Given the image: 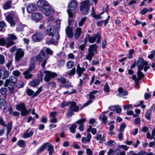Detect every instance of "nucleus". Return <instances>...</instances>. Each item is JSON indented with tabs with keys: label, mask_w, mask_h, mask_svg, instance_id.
I'll list each match as a JSON object with an SVG mask.
<instances>
[{
	"label": "nucleus",
	"mask_w": 155,
	"mask_h": 155,
	"mask_svg": "<svg viewBox=\"0 0 155 155\" xmlns=\"http://www.w3.org/2000/svg\"><path fill=\"white\" fill-rule=\"evenodd\" d=\"M53 51L49 48H44L41 50L39 53L35 57L31 58V62L38 61L41 63L43 69L45 68V66L47 63V60L49 58V55H52Z\"/></svg>",
	"instance_id": "1"
},
{
	"label": "nucleus",
	"mask_w": 155,
	"mask_h": 155,
	"mask_svg": "<svg viewBox=\"0 0 155 155\" xmlns=\"http://www.w3.org/2000/svg\"><path fill=\"white\" fill-rule=\"evenodd\" d=\"M53 27L51 26H48L45 31L46 34L52 36L51 40L46 41V43L48 44H56L60 38L58 32L55 31L54 33H53Z\"/></svg>",
	"instance_id": "2"
},
{
	"label": "nucleus",
	"mask_w": 155,
	"mask_h": 155,
	"mask_svg": "<svg viewBox=\"0 0 155 155\" xmlns=\"http://www.w3.org/2000/svg\"><path fill=\"white\" fill-rule=\"evenodd\" d=\"M98 47L95 44L91 45L88 48V53L87 55L86 58L87 60L91 61V59L95 54L97 53V48Z\"/></svg>",
	"instance_id": "3"
},
{
	"label": "nucleus",
	"mask_w": 155,
	"mask_h": 155,
	"mask_svg": "<svg viewBox=\"0 0 155 155\" xmlns=\"http://www.w3.org/2000/svg\"><path fill=\"white\" fill-rule=\"evenodd\" d=\"M68 104L69 109L67 113V115L70 117L74 114L73 112H77L78 111L79 107L77 105L76 103L74 101L69 102Z\"/></svg>",
	"instance_id": "4"
},
{
	"label": "nucleus",
	"mask_w": 155,
	"mask_h": 155,
	"mask_svg": "<svg viewBox=\"0 0 155 155\" xmlns=\"http://www.w3.org/2000/svg\"><path fill=\"white\" fill-rule=\"evenodd\" d=\"M90 0H86L81 3L80 10L82 13L86 15L89 12L90 8Z\"/></svg>",
	"instance_id": "5"
},
{
	"label": "nucleus",
	"mask_w": 155,
	"mask_h": 155,
	"mask_svg": "<svg viewBox=\"0 0 155 155\" xmlns=\"http://www.w3.org/2000/svg\"><path fill=\"white\" fill-rule=\"evenodd\" d=\"M37 5L39 9L42 12L45 11L47 8L49 7L48 2L46 0H39L37 2Z\"/></svg>",
	"instance_id": "6"
},
{
	"label": "nucleus",
	"mask_w": 155,
	"mask_h": 155,
	"mask_svg": "<svg viewBox=\"0 0 155 155\" xmlns=\"http://www.w3.org/2000/svg\"><path fill=\"white\" fill-rule=\"evenodd\" d=\"M17 38V37L14 33L9 34L6 39L8 41L6 45V48H8L15 44V43L13 40H16Z\"/></svg>",
	"instance_id": "7"
},
{
	"label": "nucleus",
	"mask_w": 155,
	"mask_h": 155,
	"mask_svg": "<svg viewBox=\"0 0 155 155\" xmlns=\"http://www.w3.org/2000/svg\"><path fill=\"white\" fill-rule=\"evenodd\" d=\"M86 37L88 38V41L90 43H94L96 41L97 43L100 42L101 39V36L99 34H95L93 36H91L89 34L87 35Z\"/></svg>",
	"instance_id": "8"
},
{
	"label": "nucleus",
	"mask_w": 155,
	"mask_h": 155,
	"mask_svg": "<svg viewBox=\"0 0 155 155\" xmlns=\"http://www.w3.org/2000/svg\"><path fill=\"white\" fill-rule=\"evenodd\" d=\"M16 14L15 11H11L8 13L6 18L10 24L11 26H14L15 24L13 20V17L16 16Z\"/></svg>",
	"instance_id": "9"
},
{
	"label": "nucleus",
	"mask_w": 155,
	"mask_h": 155,
	"mask_svg": "<svg viewBox=\"0 0 155 155\" xmlns=\"http://www.w3.org/2000/svg\"><path fill=\"white\" fill-rule=\"evenodd\" d=\"M44 73L45 74L44 80L46 82L49 81L52 78H54L57 76L56 73L49 71H45Z\"/></svg>",
	"instance_id": "10"
},
{
	"label": "nucleus",
	"mask_w": 155,
	"mask_h": 155,
	"mask_svg": "<svg viewBox=\"0 0 155 155\" xmlns=\"http://www.w3.org/2000/svg\"><path fill=\"white\" fill-rule=\"evenodd\" d=\"M25 52L24 50L21 48L17 49L15 53V59L16 61H19L22 58L24 55Z\"/></svg>",
	"instance_id": "11"
},
{
	"label": "nucleus",
	"mask_w": 155,
	"mask_h": 155,
	"mask_svg": "<svg viewBox=\"0 0 155 155\" xmlns=\"http://www.w3.org/2000/svg\"><path fill=\"white\" fill-rule=\"evenodd\" d=\"M17 81V78L14 76H11L9 79L6 80L5 86H7L8 85L13 86Z\"/></svg>",
	"instance_id": "12"
},
{
	"label": "nucleus",
	"mask_w": 155,
	"mask_h": 155,
	"mask_svg": "<svg viewBox=\"0 0 155 155\" xmlns=\"http://www.w3.org/2000/svg\"><path fill=\"white\" fill-rule=\"evenodd\" d=\"M43 35L40 33H35L32 36V39L34 42H38L43 38Z\"/></svg>",
	"instance_id": "13"
},
{
	"label": "nucleus",
	"mask_w": 155,
	"mask_h": 155,
	"mask_svg": "<svg viewBox=\"0 0 155 155\" xmlns=\"http://www.w3.org/2000/svg\"><path fill=\"white\" fill-rule=\"evenodd\" d=\"M148 64V62L147 61H144L143 59H140L138 61L137 65L138 67V70H143L144 66H147Z\"/></svg>",
	"instance_id": "14"
},
{
	"label": "nucleus",
	"mask_w": 155,
	"mask_h": 155,
	"mask_svg": "<svg viewBox=\"0 0 155 155\" xmlns=\"http://www.w3.org/2000/svg\"><path fill=\"white\" fill-rule=\"evenodd\" d=\"M65 32L67 37L69 38H72L73 36V28H72L67 26L65 29Z\"/></svg>",
	"instance_id": "15"
},
{
	"label": "nucleus",
	"mask_w": 155,
	"mask_h": 155,
	"mask_svg": "<svg viewBox=\"0 0 155 155\" xmlns=\"http://www.w3.org/2000/svg\"><path fill=\"white\" fill-rule=\"evenodd\" d=\"M78 3L75 0H72L68 5L69 10L71 11L74 10L77 6Z\"/></svg>",
	"instance_id": "16"
},
{
	"label": "nucleus",
	"mask_w": 155,
	"mask_h": 155,
	"mask_svg": "<svg viewBox=\"0 0 155 155\" xmlns=\"http://www.w3.org/2000/svg\"><path fill=\"white\" fill-rule=\"evenodd\" d=\"M54 12V9H53L49 5V7L47 8L45 11L43 12L44 13L45 15L46 16H48L51 15L53 14Z\"/></svg>",
	"instance_id": "17"
},
{
	"label": "nucleus",
	"mask_w": 155,
	"mask_h": 155,
	"mask_svg": "<svg viewBox=\"0 0 155 155\" xmlns=\"http://www.w3.org/2000/svg\"><path fill=\"white\" fill-rule=\"evenodd\" d=\"M42 18V14L40 13H34L32 14L31 16L32 19L35 21H38L41 19Z\"/></svg>",
	"instance_id": "18"
},
{
	"label": "nucleus",
	"mask_w": 155,
	"mask_h": 155,
	"mask_svg": "<svg viewBox=\"0 0 155 155\" xmlns=\"http://www.w3.org/2000/svg\"><path fill=\"white\" fill-rule=\"evenodd\" d=\"M119 93L117 94V96L119 97H122L123 96L127 95L128 94L127 92L125 90H123L122 87H120L118 89Z\"/></svg>",
	"instance_id": "19"
},
{
	"label": "nucleus",
	"mask_w": 155,
	"mask_h": 155,
	"mask_svg": "<svg viewBox=\"0 0 155 155\" xmlns=\"http://www.w3.org/2000/svg\"><path fill=\"white\" fill-rule=\"evenodd\" d=\"M82 32L81 28L80 27H78L75 30L74 37L76 39L78 38Z\"/></svg>",
	"instance_id": "20"
},
{
	"label": "nucleus",
	"mask_w": 155,
	"mask_h": 155,
	"mask_svg": "<svg viewBox=\"0 0 155 155\" xmlns=\"http://www.w3.org/2000/svg\"><path fill=\"white\" fill-rule=\"evenodd\" d=\"M57 113L56 112H51L50 114L51 118L50 119V121L51 123H56L57 122V120L56 117V115Z\"/></svg>",
	"instance_id": "21"
},
{
	"label": "nucleus",
	"mask_w": 155,
	"mask_h": 155,
	"mask_svg": "<svg viewBox=\"0 0 155 155\" xmlns=\"http://www.w3.org/2000/svg\"><path fill=\"white\" fill-rule=\"evenodd\" d=\"M49 143H46L43 144L37 150L36 152L37 154H38L43 151L47 147V144Z\"/></svg>",
	"instance_id": "22"
},
{
	"label": "nucleus",
	"mask_w": 155,
	"mask_h": 155,
	"mask_svg": "<svg viewBox=\"0 0 155 155\" xmlns=\"http://www.w3.org/2000/svg\"><path fill=\"white\" fill-rule=\"evenodd\" d=\"M29 129H30V128L27 130L26 132L23 134L22 137L24 138L29 137L31 136L34 134V132L32 130H31L30 132H28Z\"/></svg>",
	"instance_id": "23"
},
{
	"label": "nucleus",
	"mask_w": 155,
	"mask_h": 155,
	"mask_svg": "<svg viewBox=\"0 0 155 155\" xmlns=\"http://www.w3.org/2000/svg\"><path fill=\"white\" fill-rule=\"evenodd\" d=\"M27 8L28 12L32 13L36 10V7L34 4H30L28 6Z\"/></svg>",
	"instance_id": "24"
},
{
	"label": "nucleus",
	"mask_w": 155,
	"mask_h": 155,
	"mask_svg": "<svg viewBox=\"0 0 155 155\" xmlns=\"http://www.w3.org/2000/svg\"><path fill=\"white\" fill-rule=\"evenodd\" d=\"M30 72L29 71L27 70L23 72V75L24 76L25 78V79L31 78H32L33 75L30 73Z\"/></svg>",
	"instance_id": "25"
},
{
	"label": "nucleus",
	"mask_w": 155,
	"mask_h": 155,
	"mask_svg": "<svg viewBox=\"0 0 155 155\" xmlns=\"http://www.w3.org/2000/svg\"><path fill=\"white\" fill-rule=\"evenodd\" d=\"M11 1H8L4 3L2 6L3 8L5 10L11 8Z\"/></svg>",
	"instance_id": "26"
},
{
	"label": "nucleus",
	"mask_w": 155,
	"mask_h": 155,
	"mask_svg": "<svg viewBox=\"0 0 155 155\" xmlns=\"http://www.w3.org/2000/svg\"><path fill=\"white\" fill-rule=\"evenodd\" d=\"M89 98L91 99H90L89 100H88L84 104V107H85L88 105L91 104L92 103L93 101L92 99H94L95 97L92 94H91V93H89Z\"/></svg>",
	"instance_id": "27"
},
{
	"label": "nucleus",
	"mask_w": 155,
	"mask_h": 155,
	"mask_svg": "<svg viewBox=\"0 0 155 155\" xmlns=\"http://www.w3.org/2000/svg\"><path fill=\"white\" fill-rule=\"evenodd\" d=\"M0 106L1 108L3 110L5 109L6 108L7 104L6 101L4 99L0 100Z\"/></svg>",
	"instance_id": "28"
},
{
	"label": "nucleus",
	"mask_w": 155,
	"mask_h": 155,
	"mask_svg": "<svg viewBox=\"0 0 155 155\" xmlns=\"http://www.w3.org/2000/svg\"><path fill=\"white\" fill-rule=\"evenodd\" d=\"M47 147H48L47 150L49 152V155H52L54 152V146L52 144H47Z\"/></svg>",
	"instance_id": "29"
},
{
	"label": "nucleus",
	"mask_w": 155,
	"mask_h": 155,
	"mask_svg": "<svg viewBox=\"0 0 155 155\" xmlns=\"http://www.w3.org/2000/svg\"><path fill=\"white\" fill-rule=\"evenodd\" d=\"M131 152L130 155H145L147 153V152L144 150H140L138 153H136L133 152L132 150L130 151L129 153Z\"/></svg>",
	"instance_id": "30"
},
{
	"label": "nucleus",
	"mask_w": 155,
	"mask_h": 155,
	"mask_svg": "<svg viewBox=\"0 0 155 155\" xmlns=\"http://www.w3.org/2000/svg\"><path fill=\"white\" fill-rule=\"evenodd\" d=\"M96 139L97 140L99 141L100 143H101L104 140V136H102L100 134H97L96 135Z\"/></svg>",
	"instance_id": "31"
},
{
	"label": "nucleus",
	"mask_w": 155,
	"mask_h": 155,
	"mask_svg": "<svg viewBox=\"0 0 155 155\" xmlns=\"http://www.w3.org/2000/svg\"><path fill=\"white\" fill-rule=\"evenodd\" d=\"M26 107L24 103H21L19 104L16 105V108L18 110H22Z\"/></svg>",
	"instance_id": "32"
},
{
	"label": "nucleus",
	"mask_w": 155,
	"mask_h": 155,
	"mask_svg": "<svg viewBox=\"0 0 155 155\" xmlns=\"http://www.w3.org/2000/svg\"><path fill=\"white\" fill-rule=\"evenodd\" d=\"M87 20L86 17H84L82 18L78 22L79 26L80 27H82Z\"/></svg>",
	"instance_id": "33"
},
{
	"label": "nucleus",
	"mask_w": 155,
	"mask_h": 155,
	"mask_svg": "<svg viewBox=\"0 0 155 155\" xmlns=\"http://www.w3.org/2000/svg\"><path fill=\"white\" fill-rule=\"evenodd\" d=\"M7 127V136L8 135L10 132L12 128V122H9L6 126Z\"/></svg>",
	"instance_id": "34"
},
{
	"label": "nucleus",
	"mask_w": 155,
	"mask_h": 155,
	"mask_svg": "<svg viewBox=\"0 0 155 155\" xmlns=\"http://www.w3.org/2000/svg\"><path fill=\"white\" fill-rule=\"evenodd\" d=\"M85 71L86 69L84 68H81L80 67L79 64H78L77 65L76 71L77 73L82 74L84 71Z\"/></svg>",
	"instance_id": "35"
},
{
	"label": "nucleus",
	"mask_w": 155,
	"mask_h": 155,
	"mask_svg": "<svg viewBox=\"0 0 155 155\" xmlns=\"http://www.w3.org/2000/svg\"><path fill=\"white\" fill-rule=\"evenodd\" d=\"M40 82L38 79H34L31 81V85L33 87H35L38 85Z\"/></svg>",
	"instance_id": "36"
},
{
	"label": "nucleus",
	"mask_w": 155,
	"mask_h": 155,
	"mask_svg": "<svg viewBox=\"0 0 155 155\" xmlns=\"http://www.w3.org/2000/svg\"><path fill=\"white\" fill-rule=\"evenodd\" d=\"M31 110V109L28 110L25 107L21 111V115L22 116H25L28 114L29 112Z\"/></svg>",
	"instance_id": "37"
},
{
	"label": "nucleus",
	"mask_w": 155,
	"mask_h": 155,
	"mask_svg": "<svg viewBox=\"0 0 155 155\" xmlns=\"http://www.w3.org/2000/svg\"><path fill=\"white\" fill-rule=\"evenodd\" d=\"M77 127V125L76 124H73L71 126L70 130V132L73 133H74L76 132V129Z\"/></svg>",
	"instance_id": "38"
},
{
	"label": "nucleus",
	"mask_w": 155,
	"mask_h": 155,
	"mask_svg": "<svg viewBox=\"0 0 155 155\" xmlns=\"http://www.w3.org/2000/svg\"><path fill=\"white\" fill-rule=\"evenodd\" d=\"M0 91L1 94L5 95V97L6 96V94L8 91V89L7 88L2 87L0 89Z\"/></svg>",
	"instance_id": "39"
},
{
	"label": "nucleus",
	"mask_w": 155,
	"mask_h": 155,
	"mask_svg": "<svg viewBox=\"0 0 155 155\" xmlns=\"http://www.w3.org/2000/svg\"><path fill=\"white\" fill-rule=\"evenodd\" d=\"M152 111L151 110H148L145 114V117L146 119L150 120L151 119L150 115L151 114Z\"/></svg>",
	"instance_id": "40"
},
{
	"label": "nucleus",
	"mask_w": 155,
	"mask_h": 155,
	"mask_svg": "<svg viewBox=\"0 0 155 155\" xmlns=\"http://www.w3.org/2000/svg\"><path fill=\"white\" fill-rule=\"evenodd\" d=\"M61 22L60 20H58L56 21V24L55 26L56 31H58L60 30V28Z\"/></svg>",
	"instance_id": "41"
},
{
	"label": "nucleus",
	"mask_w": 155,
	"mask_h": 155,
	"mask_svg": "<svg viewBox=\"0 0 155 155\" xmlns=\"http://www.w3.org/2000/svg\"><path fill=\"white\" fill-rule=\"evenodd\" d=\"M18 145L20 147H24L26 146V143L24 141L20 140L17 142Z\"/></svg>",
	"instance_id": "42"
},
{
	"label": "nucleus",
	"mask_w": 155,
	"mask_h": 155,
	"mask_svg": "<svg viewBox=\"0 0 155 155\" xmlns=\"http://www.w3.org/2000/svg\"><path fill=\"white\" fill-rule=\"evenodd\" d=\"M24 25L21 23H19L17 25L16 30L17 31H22L23 30Z\"/></svg>",
	"instance_id": "43"
},
{
	"label": "nucleus",
	"mask_w": 155,
	"mask_h": 155,
	"mask_svg": "<svg viewBox=\"0 0 155 155\" xmlns=\"http://www.w3.org/2000/svg\"><path fill=\"white\" fill-rule=\"evenodd\" d=\"M99 118L101 120L102 122L104 124H106L107 123V117L104 115L103 114Z\"/></svg>",
	"instance_id": "44"
},
{
	"label": "nucleus",
	"mask_w": 155,
	"mask_h": 155,
	"mask_svg": "<svg viewBox=\"0 0 155 155\" xmlns=\"http://www.w3.org/2000/svg\"><path fill=\"white\" fill-rule=\"evenodd\" d=\"M86 119L85 118H82L78 120L76 123L80 125H84V123L86 121Z\"/></svg>",
	"instance_id": "45"
},
{
	"label": "nucleus",
	"mask_w": 155,
	"mask_h": 155,
	"mask_svg": "<svg viewBox=\"0 0 155 155\" xmlns=\"http://www.w3.org/2000/svg\"><path fill=\"white\" fill-rule=\"evenodd\" d=\"M141 70H138L137 71V76L139 79H141L144 76V74L141 71Z\"/></svg>",
	"instance_id": "46"
},
{
	"label": "nucleus",
	"mask_w": 155,
	"mask_h": 155,
	"mask_svg": "<svg viewBox=\"0 0 155 155\" xmlns=\"http://www.w3.org/2000/svg\"><path fill=\"white\" fill-rule=\"evenodd\" d=\"M10 73L7 70H5L3 73V74L2 76V79H5L7 78L9 76Z\"/></svg>",
	"instance_id": "47"
},
{
	"label": "nucleus",
	"mask_w": 155,
	"mask_h": 155,
	"mask_svg": "<svg viewBox=\"0 0 155 155\" xmlns=\"http://www.w3.org/2000/svg\"><path fill=\"white\" fill-rule=\"evenodd\" d=\"M76 72V69L75 68H74L70 71L67 72V74L69 76H73L75 73Z\"/></svg>",
	"instance_id": "48"
},
{
	"label": "nucleus",
	"mask_w": 155,
	"mask_h": 155,
	"mask_svg": "<svg viewBox=\"0 0 155 155\" xmlns=\"http://www.w3.org/2000/svg\"><path fill=\"white\" fill-rule=\"evenodd\" d=\"M6 25L4 21H0V31H2L3 28L6 27Z\"/></svg>",
	"instance_id": "49"
},
{
	"label": "nucleus",
	"mask_w": 155,
	"mask_h": 155,
	"mask_svg": "<svg viewBox=\"0 0 155 155\" xmlns=\"http://www.w3.org/2000/svg\"><path fill=\"white\" fill-rule=\"evenodd\" d=\"M42 86H41L40 87H39L38 90L36 91L35 93L33 95V97H36L38 96V95L40 93L42 90Z\"/></svg>",
	"instance_id": "50"
},
{
	"label": "nucleus",
	"mask_w": 155,
	"mask_h": 155,
	"mask_svg": "<svg viewBox=\"0 0 155 155\" xmlns=\"http://www.w3.org/2000/svg\"><path fill=\"white\" fill-rule=\"evenodd\" d=\"M85 47V44H83L79 46V50L80 53H81L83 51H84Z\"/></svg>",
	"instance_id": "51"
},
{
	"label": "nucleus",
	"mask_w": 155,
	"mask_h": 155,
	"mask_svg": "<svg viewBox=\"0 0 155 155\" xmlns=\"http://www.w3.org/2000/svg\"><path fill=\"white\" fill-rule=\"evenodd\" d=\"M74 65V63L72 61H68L67 64V67L69 68H72Z\"/></svg>",
	"instance_id": "52"
},
{
	"label": "nucleus",
	"mask_w": 155,
	"mask_h": 155,
	"mask_svg": "<svg viewBox=\"0 0 155 155\" xmlns=\"http://www.w3.org/2000/svg\"><path fill=\"white\" fill-rule=\"evenodd\" d=\"M126 127V125L124 123H122L120 125V129L119 130V131H123Z\"/></svg>",
	"instance_id": "53"
},
{
	"label": "nucleus",
	"mask_w": 155,
	"mask_h": 155,
	"mask_svg": "<svg viewBox=\"0 0 155 155\" xmlns=\"http://www.w3.org/2000/svg\"><path fill=\"white\" fill-rule=\"evenodd\" d=\"M110 90L109 87L107 83H106L104 87V90L105 92L107 93L109 92Z\"/></svg>",
	"instance_id": "54"
},
{
	"label": "nucleus",
	"mask_w": 155,
	"mask_h": 155,
	"mask_svg": "<svg viewBox=\"0 0 155 155\" xmlns=\"http://www.w3.org/2000/svg\"><path fill=\"white\" fill-rule=\"evenodd\" d=\"M58 80L60 82L63 84H65L66 82V79L63 77H61L60 78H58Z\"/></svg>",
	"instance_id": "55"
},
{
	"label": "nucleus",
	"mask_w": 155,
	"mask_h": 155,
	"mask_svg": "<svg viewBox=\"0 0 155 155\" xmlns=\"http://www.w3.org/2000/svg\"><path fill=\"white\" fill-rule=\"evenodd\" d=\"M23 83L21 81H19L17 82L16 86L19 88L22 87L24 86Z\"/></svg>",
	"instance_id": "56"
},
{
	"label": "nucleus",
	"mask_w": 155,
	"mask_h": 155,
	"mask_svg": "<svg viewBox=\"0 0 155 155\" xmlns=\"http://www.w3.org/2000/svg\"><path fill=\"white\" fill-rule=\"evenodd\" d=\"M115 144V142L113 140H111L108 141L106 143V144L107 145L109 146H112Z\"/></svg>",
	"instance_id": "57"
},
{
	"label": "nucleus",
	"mask_w": 155,
	"mask_h": 155,
	"mask_svg": "<svg viewBox=\"0 0 155 155\" xmlns=\"http://www.w3.org/2000/svg\"><path fill=\"white\" fill-rule=\"evenodd\" d=\"M44 74L42 72H41L39 74H38V80L40 81H42L43 80Z\"/></svg>",
	"instance_id": "58"
},
{
	"label": "nucleus",
	"mask_w": 155,
	"mask_h": 155,
	"mask_svg": "<svg viewBox=\"0 0 155 155\" xmlns=\"http://www.w3.org/2000/svg\"><path fill=\"white\" fill-rule=\"evenodd\" d=\"M141 120L140 117H138L135 118L134 120V123L135 124H139L140 125Z\"/></svg>",
	"instance_id": "59"
},
{
	"label": "nucleus",
	"mask_w": 155,
	"mask_h": 155,
	"mask_svg": "<svg viewBox=\"0 0 155 155\" xmlns=\"http://www.w3.org/2000/svg\"><path fill=\"white\" fill-rule=\"evenodd\" d=\"M148 12V9L146 8H144L140 11V13L142 15H144L145 14H146Z\"/></svg>",
	"instance_id": "60"
},
{
	"label": "nucleus",
	"mask_w": 155,
	"mask_h": 155,
	"mask_svg": "<svg viewBox=\"0 0 155 155\" xmlns=\"http://www.w3.org/2000/svg\"><path fill=\"white\" fill-rule=\"evenodd\" d=\"M134 53V50L133 49H130L129 52V55L128 58L129 59H131L132 57V54Z\"/></svg>",
	"instance_id": "61"
},
{
	"label": "nucleus",
	"mask_w": 155,
	"mask_h": 155,
	"mask_svg": "<svg viewBox=\"0 0 155 155\" xmlns=\"http://www.w3.org/2000/svg\"><path fill=\"white\" fill-rule=\"evenodd\" d=\"M86 153L87 155H92L93 152L90 148H87L86 149Z\"/></svg>",
	"instance_id": "62"
},
{
	"label": "nucleus",
	"mask_w": 155,
	"mask_h": 155,
	"mask_svg": "<svg viewBox=\"0 0 155 155\" xmlns=\"http://www.w3.org/2000/svg\"><path fill=\"white\" fill-rule=\"evenodd\" d=\"M12 74L15 76L18 77L20 75V73L18 70H15L13 71Z\"/></svg>",
	"instance_id": "63"
},
{
	"label": "nucleus",
	"mask_w": 155,
	"mask_h": 155,
	"mask_svg": "<svg viewBox=\"0 0 155 155\" xmlns=\"http://www.w3.org/2000/svg\"><path fill=\"white\" fill-rule=\"evenodd\" d=\"M27 93L30 96H31L33 94V95L34 94V91L30 89H28L27 90Z\"/></svg>",
	"instance_id": "64"
}]
</instances>
